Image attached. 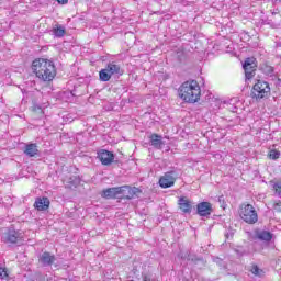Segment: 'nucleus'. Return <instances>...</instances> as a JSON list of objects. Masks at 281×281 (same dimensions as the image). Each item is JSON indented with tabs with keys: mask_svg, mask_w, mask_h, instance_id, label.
I'll return each instance as SVG.
<instances>
[{
	"mask_svg": "<svg viewBox=\"0 0 281 281\" xmlns=\"http://www.w3.org/2000/svg\"><path fill=\"white\" fill-rule=\"evenodd\" d=\"M98 159L101 161L102 166H111L115 161V155L106 149H100L98 151Z\"/></svg>",
	"mask_w": 281,
	"mask_h": 281,
	"instance_id": "10",
	"label": "nucleus"
},
{
	"mask_svg": "<svg viewBox=\"0 0 281 281\" xmlns=\"http://www.w3.org/2000/svg\"><path fill=\"white\" fill-rule=\"evenodd\" d=\"M122 194L121 187H112L104 189L101 193L102 199H120Z\"/></svg>",
	"mask_w": 281,
	"mask_h": 281,
	"instance_id": "14",
	"label": "nucleus"
},
{
	"mask_svg": "<svg viewBox=\"0 0 281 281\" xmlns=\"http://www.w3.org/2000/svg\"><path fill=\"white\" fill-rule=\"evenodd\" d=\"M105 69L110 72V75L116 76V78H120V76H124V69H122V66L120 64H115V61L109 63L105 66Z\"/></svg>",
	"mask_w": 281,
	"mask_h": 281,
	"instance_id": "16",
	"label": "nucleus"
},
{
	"mask_svg": "<svg viewBox=\"0 0 281 281\" xmlns=\"http://www.w3.org/2000/svg\"><path fill=\"white\" fill-rule=\"evenodd\" d=\"M5 278H8V272L5 269L0 268V280H5Z\"/></svg>",
	"mask_w": 281,
	"mask_h": 281,
	"instance_id": "28",
	"label": "nucleus"
},
{
	"mask_svg": "<svg viewBox=\"0 0 281 281\" xmlns=\"http://www.w3.org/2000/svg\"><path fill=\"white\" fill-rule=\"evenodd\" d=\"M261 71L265 74V76H269L270 78H273L276 76L273 66H270L268 64H263L261 66Z\"/></svg>",
	"mask_w": 281,
	"mask_h": 281,
	"instance_id": "23",
	"label": "nucleus"
},
{
	"mask_svg": "<svg viewBox=\"0 0 281 281\" xmlns=\"http://www.w3.org/2000/svg\"><path fill=\"white\" fill-rule=\"evenodd\" d=\"M121 195L120 199H126L127 201H131L132 199H135L137 194H142V190L137 187H130V186H122L121 187Z\"/></svg>",
	"mask_w": 281,
	"mask_h": 281,
	"instance_id": "8",
	"label": "nucleus"
},
{
	"mask_svg": "<svg viewBox=\"0 0 281 281\" xmlns=\"http://www.w3.org/2000/svg\"><path fill=\"white\" fill-rule=\"evenodd\" d=\"M80 186V176H71L68 178V181L66 182V188H78Z\"/></svg>",
	"mask_w": 281,
	"mask_h": 281,
	"instance_id": "20",
	"label": "nucleus"
},
{
	"mask_svg": "<svg viewBox=\"0 0 281 281\" xmlns=\"http://www.w3.org/2000/svg\"><path fill=\"white\" fill-rule=\"evenodd\" d=\"M195 212L198 216H202L204 218H210L212 216V213L214 212V209H212V203L210 202H200L195 205Z\"/></svg>",
	"mask_w": 281,
	"mask_h": 281,
	"instance_id": "7",
	"label": "nucleus"
},
{
	"mask_svg": "<svg viewBox=\"0 0 281 281\" xmlns=\"http://www.w3.org/2000/svg\"><path fill=\"white\" fill-rule=\"evenodd\" d=\"M179 98L183 100V102H188L189 104H194L199 102L201 99V87L196 80L186 81L183 82L179 90Z\"/></svg>",
	"mask_w": 281,
	"mask_h": 281,
	"instance_id": "2",
	"label": "nucleus"
},
{
	"mask_svg": "<svg viewBox=\"0 0 281 281\" xmlns=\"http://www.w3.org/2000/svg\"><path fill=\"white\" fill-rule=\"evenodd\" d=\"M178 205L182 214H190L194 210V202L190 201L187 196H180L178 200Z\"/></svg>",
	"mask_w": 281,
	"mask_h": 281,
	"instance_id": "11",
	"label": "nucleus"
},
{
	"mask_svg": "<svg viewBox=\"0 0 281 281\" xmlns=\"http://www.w3.org/2000/svg\"><path fill=\"white\" fill-rule=\"evenodd\" d=\"M269 159L276 161V159H280V151L272 149L269 151Z\"/></svg>",
	"mask_w": 281,
	"mask_h": 281,
	"instance_id": "26",
	"label": "nucleus"
},
{
	"mask_svg": "<svg viewBox=\"0 0 281 281\" xmlns=\"http://www.w3.org/2000/svg\"><path fill=\"white\" fill-rule=\"evenodd\" d=\"M255 238H257L258 240H262L263 243H271V240L273 239V233L265 229H256Z\"/></svg>",
	"mask_w": 281,
	"mask_h": 281,
	"instance_id": "17",
	"label": "nucleus"
},
{
	"mask_svg": "<svg viewBox=\"0 0 281 281\" xmlns=\"http://www.w3.org/2000/svg\"><path fill=\"white\" fill-rule=\"evenodd\" d=\"M273 210H276V212H281V202H276L273 204Z\"/></svg>",
	"mask_w": 281,
	"mask_h": 281,
	"instance_id": "30",
	"label": "nucleus"
},
{
	"mask_svg": "<svg viewBox=\"0 0 281 281\" xmlns=\"http://www.w3.org/2000/svg\"><path fill=\"white\" fill-rule=\"evenodd\" d=\"M149 144H150V146H153L157 150H161V148H164V145L166 143L164 142V137L161 135L151 134L149 136Z\"/></svg>",
	"mask_w": 281,
	"mask_h": 281,
	"instance_id": "18",
	"label": "nucleus"
},
{
	"mask_svg": "<svg viewBox=\"0 0 281 281\" xmlns=\"http://www.w3.org/2000/svg\"><path fill=\"white\" fill-rule=\"evenodd\" d=\"M239 216L248 225H255V223H258V213L251 204H241Z\"/></svg>",
	"mask_w": 281,
	"mask_h": 281,
	"instance_id": "5",
	"label": "nucleus"
},
{
	"mask_svg": "<svg viewBox=\"0 0 281 281\" xmlns=\"http://www.w3.org/2000/svg\"><path fill=\"white\" fill-rule=\"evenodd\" d=\"M5 243H9L10 245H19V243H23V233L14 229V227H10L5 236Z\"/></svg>",
	"mask_w": 281,
	"mask_h": 281,
	"instance_id": "9",
	"label": "nucleus"
},
{
	"mask_svg": "<svg viewBox=\"0 0 281 281\" xmlns=\"http://www.w3.org/2000/svg\"><path fill=\"white\" fill-rule=\"evenodd\" d=\"M49 205H52L49 198L38 196L35 199L33 207H35L37 212H47L49 210Z\"/></svg>",
	"mask_w": 281,
	"mask_h": 281,
	"instance_id": "12",
	"label": "nucleus"
},
{
	"mask_svg": "<svg viewBox=\"0 0 281 281\" xmlns=\"http://www.w3.org/2000/svg\"><path fill=\"white\" fill-rule=\"evenodd\" d=\"M256 67H258L256 57H247L244 60L243 69L245 71L246 80H251V78H254V76H256Z\"/></svg>",
	"mask_w": 281,
	"mask_h": 281,
	"instance_id": "6",
	"label": "nucleus"
},
{
	"mask_svg": "<svg viewBox=\"0 0 281 281\" xmlns=\"http://www.w3.org/2000/svg\"><path fill=\"white\" fill-rule=\"evenodd\" d=\"M143 281H157V279L153 278L150 274H143Z\"/></svg>",
	"mask_w": 281,
	"mask_h": 281,
	"instance_id": "29",
	"label": "nucleus"
},
{
	"mask_svg": "<svg viewBox=\"0 0 281 281\" xmlns=\"http://www.w3.org/2000/svg\"><path fill=\"white\" fill-rule=\"evenodd\" d=\"M38 262L42 267H52L56 262V255H52L49 251H44L38 255Z\"/></svg>",
	"mask_w": 281,
	"mask_h": 281,
	"instance_id": "13",
	"label": "nucleus"
},
{
	"mask_svg": "<svg viewBox=\"0 0 281 281\" xmlns=\"http://www.w3.org/2000/svg\"><path fill=\"white\" fill-rule=\"evenodd\" d=\"M249 271L252 273V276H257L258 278H262L265 276V271L258 267V265L250 266Z\"/></svg>",
	"mask_w": 281,
	"mask_h": 281,
	"instance_id": "24",
	"label": "nucleus"
},
{
	"mask_svg": "<svg viewBox=\"0 0 281 281\" xmlns=\"http://www.w3.org/2000/svg\"><path fill=\"white\" fill-rule=\"evenodd\" d=\"M234 252L236 254L237 258H243V256H247V250L243 246H236L234 248Z\"/></svg>",
	"mask_w": 281,
	"mask_h": 281,
	"instance_id": "25",
	"label": "nucleus"
},
{
	"mask_svg": "<svg viewBox=\"0 0 281 281\" xmlns=\"http://www.w3.org/2000/svg\"><path fill=\"white\" fill-rule=\"evenodd\" d=\"M59 5H67L69 3V0H56Z\"/></svg>",
	"mask_w": 281,
	"mask_h": 281,
	"instance_id": "31",
	"label": "nucleus"
},
{
	"mask_svg": "<svg viewBox=\"0 0 281 281\" xmlns=\"http://www.w3.org/2000/svg\"><path fill=\"white\" fill-rule=\"evenodd\" d=\"M24 155H26V157H36V155H38V145L34 143L26 144Z\"/></svg>",
	"mask_w": 281,
	"mask_h": 281,
	"instance_id": "19",
	"label": "nucleus"
},
{
	"mask_svg": "<svg viewBox=\"0 0 281 281\" xmlns=\"http://www.w3.org/2000/svg\"><path fill=\"white\" fill-rule=\"evenodd\" d=\"M276 194L281 199V182H276L273 186H272Z\"/></svg>",
	"mask_w": 281,
	"mask_h": 281,
	"instance_id": "27",
	"label": "nucleus"
},
{
	"mask_svg": "<svg viewBox=\"0 0 281 281\" xmlns=\"http://www.w3.org/2000/svg\"><path fill=\"white\" fill-rule=\"evenodd\" d=\"M267 24H268V25H271V20H267Z\"/></svg>",
	"mask_w": 281,
	"mask_h": 281,
	"instance_id": "32",
	"label": "nucleus"
},
{
	"mask_svg": "<svg viewBox=\"0 0 281 281\" xmlns=\"http://www.w3.org/2000/svg\"><path fill=\"white\" fill-rule=\"evenodd\" d=\"M178 256L181 260H188L189 262H193V265H199V262H202V265L204 263L203 257H199L188 250L184 252L181 251Z\"/></svg>",
	"mask_w": 281,
	"mask_h": 281,
	"instance_id": "15",
	"label": "nucleus"
},
{
	"mask_svg": "<svg viewBox=\"0 0 281 281\" xmlns=\"http://www.w3.org/2000/svg\"><path fill=\"white\" fill-rule=\"evenodd\" d=\"M111 78L112 75L106 68H103L99 71V80H101V82H109Z\"/></svg>",
	"mask_w": 281,
	"mask_h": 281,
	"instance_id": "22",
	"label": "nucleus"
},
{
	"mask_svg": "<svg viewBox=\"0 0 281 281\" xmlns=\"http://www.w3.org/2000/svg\"><path fill=\"white\" fill-rule=\"evenodd\" d=\"M181 177V169L172 168L169 171L165 172L164 176L159 178L160 188H172L177 180Z\"/></svg>",
	"mask_w": 281,
	"mask_h": 281,
	"instance_id": "4",
	"label": "nucleus"
},
{
	"mask_svg": "<svg viewBox=\"0 0 281 281\" xmlns=\"http://www.w3.org/2000/svg\"><path fill=\"white\" fill-rule=\"evenodd\" d=\"M250 95L257 102L269 100L271 98V86L269 82L259 79L254 85Z\"/></svg>",
	"mask_w": 281,
	"mask_h": 281,
	"instance_id": "3",
	"label": "nucleus"
},
{
	"mask_svg": "<svg viewBox=\"0 0 281 281\" xmlns=\"http://www.w3.org/2000/svg\"><path fill=\"white\" fill-rule=\"evenodd\" d=\"M31 69L42 82H52L56 78V65L49 59L37 58L33 60Z\"/></svg>",
	"mask_w": 281,
	"mask_h": 281,
	"instance_id": "1",
	"label": "nucleus"
},
{
	"mask_svg": "<svg viewBox=\"0 0 281 281\" xmlns=\"http://www.w3.org/2000/svg\"><path fill=\"white\" fill-rule=\"evenodd\" d=\"M65 34H67V31L63 25H56V27L53 29V35L55 38H63Z\"/></svg>",
	"mask_w": 281,
	"mask_h": 281,
	"instance_id": "21",
	"label": "nucleus"
}]
</instances>
